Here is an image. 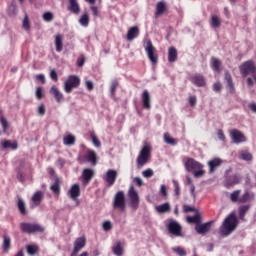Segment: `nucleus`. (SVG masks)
Returning <instances> with one entry per match:
<instances>
[{
    "instance_id": "nucleus-1",
    "label": "nucleus",
    "mask_w": 256,
    "mask_h": 256,
    "mask_svg": "<svg viewBox=\"0 0 256 256\" xmlns=\"http://www.w3.org/2000/svg\"><path fill=\"white\" fill-rule=\"evenodd\" d=\"M237 225V216H235V214L228 215L219 227V235H221V237H229V235L237 229Z\"/></svg>"
},
{
    "instance_id": "nucleus-2",
    "label": "nucleus",
    "mask_w": 256,
    "mask_h": 256,
    "mask_svg": "<svg viewBox=\"0 0 256 256\" xmlns=\"http://www.w3.org/2000/svg\"><path fill=\"white\" fill-rule=\"evenodd\" d=\"M184 167L186 171H194V177L196 179H199V177H203L205 175V170H203V164L193 158H187Z\"/></svg>"
},
{
    "instance_id": "nucleus-3",
    "label": "nucleus",
    "mask_w": 256,
    "mask_h": 256,
    "mask_svg": "<svg viewBox=\"0 0 256 256\" xmlns=\"http://www.w3.org/2000/svg\"><path fill=\"white\" fill-rule=\"evenodd\" d=\"M144 49L149 61H151L153 65H156V63L159 62V58L157 57V50L155 49V46H153V42L149 39L145 40Z\"/></svg>"
},
{
    "instance_id": "nucleus-4",
    "label": "nucleus",
    "mask_w": 256,
    "mask_h": 256,
    "mask_svg": "<svg viewBox=\"0 0 256 256\" xmlns=\"http://www.w3.org/2000/svg\"><path fill=\"white\" fill-rule=\"evenodd\" d=\"M149 157H151V147H149V145H145L137 157V168L141 169L144 165H146V163L149 161Z\"/></svg>"
},
{
    "instance_id": "nucleus-5",
    "label": "nucleus",
    "mask_w": 256,
    "mask_h": 256,
    "mask_svg": "<svg viewBox=\"0 0 256 256\" xmlns=\"http://www.w3.org/2000/svg\"><path fill=\"white\" fill-rule=\"evenodd\" d=\"M112 205L114 209H119V211L122 213L125 212L127 209V203L125 202V192L118 191L114 196Z\"/></svg>"
},
{
    "instance_id": "nucleus-6",
    "label": "nucleus",
    "mask_w": 256,
    "mask_h": 256,
    "mask_svg": "<svg viewBox=\"0 0 256 256\" xmlns=\"http://www.w3.org/2000/svg\"><path fill=\"white\" fill-rule=\"evenodd\" d=\"M240 73L242 76L247 77L251 73L256 83V66L253 61H246L240 66Z\"/></svg>"
},
{
    "instance_id": "nucleus-7",
    "label": "nucleus",
    "mask_w": 256,
    "mask_h": 256,
    "mask_svg": "<svg viewBox=\"0 0 256 256\" xmlns=\"http://www.w3.org/2000/svg\"><path fill=\"white\" fill-rule=\"evenodd\" d=\"M81 85V78L79 76L70 75L64 82V91L65 93H71L73 89Z\"/></svg>"
},
{
    "instance_id": "nucleus-8",
    "label": "nucleus",
    "mask_w": 256,
    "mask_h": 256,
    "mask_svg": "<svg viewBox=\"0 0 256 256\" xmlns=\"http://www.w3.org/2000/svg\"><path fill=\"white\" fill-rule=\"evenodd\" d=\"M20 229L23 231V233H28V235H31L33 233H43L44 229L41 225L35 224V223H21Z\"/></svg>"
},
{
    "instance_id": "nucleus-9",
    "label": "nucleus",
    "mask_w": 256,
    "mask_h": 256,
    "mask_svg": "<svg viewBox=\"0 0 256 256\" xmlns=\"http://www.w3.org/2000/svg\"><path fill=\"white\" fill-rule=\"evenodd\" d=\"M128 197L130 199V207L134 211H137V209H139L140 199L139 193L137 192V190H135V187L133 185L129 187Z\"/></svg>"
},
{
    "instance_id": "nucleus-10",
    "label": "nucleus",
    "mask_w": 256,
    "mask_h": 256,
    "mask_svg": "<svg viewBox=\"0 0 256 256\" xmlns=\"http://www.w3.org/2000/svg\"><path fill=\"white\" fill-rule=\"evenodd\" d=\"M119 176V173L117 170L114 169H108L106 173L103 175L102 179L109 185V187H113L115 185V181H117V177Z\"/></svg>"
},
{
    "instance_id": "nucleus-11",
    "label": "nucleus",
    "mask_w": 256,
    "mask_h": 256,
    "mask_svg": "<svg viewBox=\"0 0 256 256\" xmlns=\"http://www.w3.org/2000/svg\"><path fill=\"white\" fill-rule=\"evenodd\" d=\"M230 137L236 145H239L240 143H245L247 141V137H245V134L243 132L239 131L238 129H232L230 131Z\"/></svg>"
},
{
    "instance_id": "nucleus-12",
    "label": "nucleus",
    "mask_w": 256,
    "mask_h": 256,
    "mask_svg": "<svg viewBox=\"0 0 256 256\" xmlns=\"http://www.w3.org/2000/svg\"><path fill=\"white\" fill-rule=\"evenodd\" d=\"M239 183H241V175L233 174L225 178L224 187H226V189H230V187H234V185H239Z\"/></svg>"
},
{
    "instance_id": "nucleus-13",
    "label": "nucleus",
    "mask_w": 256,
    "mask_h": 256,
    "mask_svg": "<svg viewBox=\"0 0 256 256\" xmlns=\"http://www.w3.org/2000/svg\"><path fill=\"white\" fill-rule=\"evenodd\" d=\"M169 233L175 237H181V224L175 220H171L167 226Z\"/></svg>"
},
{
    "instance_id": "nucleus-14",
    "label": "nucleus",
    "mask_w": 256,
    "mask_h": 256,
    "mask_svg": "<svg viewBox=\"0 0 256 256\" xmlns=\"http://www.w3.org/2000/svg\"><path fill=\"white\" fill-rule=\"evenodd\" d=\"M211 224L212 222H206V223H199L195 225V231L198 233V235H207L209 231H211Z\"/></svg>"
},
{
    "instance_id": "nucleus-15",
    "label": "nucleus",
    "mask_w": 256,
    "mask_h": 256,
    "mask_svg": "<svg viewBox=\"0 0 256 256\" xmlns=\"http://www.w3.org/2000/svg\"><path fill=\"white\" fill-rule=\"evenodd\" d=\"M86 244H87V239H85V237L77 238L74 241V249L71 256L77 255V253H79V251H81V249H83V247H85Z\"/></svg>"
},
{
    "instance_id": "nucleus-16",
    "label": "nucleus",
    "mask_w": 256,
    "mask_h": 256,
    "mask_svg": "<svg viewBox=\"0 0 256 256\" xmlns=\"http://www.w3.org/2000/svg\"><path fill=\"white\" fill-rule=\"evenodd\" d=\"M67 195L69 199H72V201H77L81 195V188L79 187V184L72 185Z\"/></svg>"
},
{
    "instance_id": "nucleus-17",
    "label": "nucleus",
    "mask_w": 256,
    "mask_h": 256,
    "mask_svg": "<svg viewBox=\"0 0 256 256\" xmlns=\"http://www.w3.org/2000/svg\"><path fill=\"white\" fill-rule=\"evenodd\" d=\"M84 159L95 167L99 161V156H97V152L94 150H88L87 154L84 156Z\"/></svg>"
},
{
    "instance_id": "nucleus-18",
    "label": "nucleus",
    "mask_w": 256,
    "mask_h": 256,
    "mask_svg": "<svg viewBox=\"0 0 256 256\" xmlns=\"http://www.w3.org/2000/svg\"><path fill=\"white\" fill-rule=\"evenodd\" d=\"M32 203L30 204V209H35V207H39L41 205V201H43V192L37 191L32 196Z\"/></svg>"
},
{
    "instance_id": "nucleus-19",
    "label": "nucleus",
    "mask_w": 256,
    "mask_h": 256,
    "mask_svg": "<svg viewBox=\"0 0 256 256\" xmlns=\"http://www.w3.org/2000/svg\"><path fill=\"white\" fill-rule=\"evenodd\" d=\"M95 177V170L91 168H86L82 172V178H83V184L87 185L88 183L91 182V179Z\"/></svg>"
},
{
    "instance_id": "nucleus-20",
    "label": "nucleus",
    "mask_w": 256,
    "mask_h": 256,
    "mask_svg": "<svg viewBox=\"0 0 256 256\" xmlns=\"http://www.w3.org/2000/svg\"><path fill=\"white\" fill-rule=\"evenodd\" d=\"M142 99V105L144 109H151V94L149 93V90H144L141 96Z\"/></svg>"
},
{
    "instance_id": "nucleus-21",
    "label": "nucleus",
    "mask_w": 256,
    "mask_h": 256,
    "mask_svg": "<svg viewBox=\"0 0 256 256\" xmlns=\"http://www.w3.org/2000/svg\"><path fill=\"white\" fill-rule=\"evenodd\" d=\"M223 164V160L221 158H213L212 160L208 161L209 173H215V170L218 167H221Z\"/></svg>"
},
{
    "instance_id": "nucleus-22",
    "label": "nucleus",
    "mask_w": 256,
    "mask_h": 256,
    "mask_svg": "<svg viewBox=\"0 0 256 256\" xmlns=\"http://www.w3.org/2000/svg\"><path fill=\"white\" fill-rule=\"evenodd\" d=\"M50 93L51 95H53L54 99H56L57 103H61V101H63V93H61V91H59V88L56 86H52L50 89Z\"/></svg>"
},
{
    "instance_id": "nucleus-23",
    "label": "nucleus",
    "mask_w": 256,
    "mask_h": 256,
    "mask_svg": "<svg viewBox=\"0 0 256 256\" xmlns=\"http://www.w3.org/2000/svg\"><path fill=\"white\" fill-rule=\"evenodd\" d=\"M137 37H139V27L133 26L128 30L127 41H133V39H137Z\"/></svg>"
},
{
    "instance_id": "nucleus-24",
    "label": "nucleus",
    "mask_w": 256,
    "mask_h": 256,
    "mask_svg": "<svg viewBox=\"0 0 256 256\" xmlns=\"http://www.w3.org/2000/svg\"><path fill=\"white\" fill-rule=\"evenodd\" d=\"M112 251L116 256H123V253H125L123 243H121V241L116 242V244L112 247Z\"/></svg>"
},
{
    "instance_id": "nucleus-25",
    "label": "nucleus",
    "mask_w": 256,
    "mask_h": 256,
    "mask_svg": "<svg viewBox=\"0 0 256 256\" xmlns=\"http://www.w3.org/2000/svg\"><path fill=\"white\" fill-rule=\"evenodd\" d=\"M192 83L196 85V87H204L205 86V78L203 75L196 74L192 78Z\"/></svg>"
},
{
    "instance_id": "nucleus-26",
    "label": "nucleus",
    "mask_w": 256,
    "mask_h": 256,
    "mask_svg": "<svg viewBox=\"0 0 256 256\" xmlns=\"http://www.w3.org/2000/svg\"><path fill=\"white\" fill-rule=\"evenodd\" d=\"M69 11H71V13H74V15H79L81 8L79 7V3H77V0H69Z\"/></svg>"
},
{
    "instance_id": "nucleus-27",
    "label": "nucleus",
    "mask_w": 256,
    "mask_h": 256,
    "mask_svg": "<svg viewBox=\"0 0 256 256\" xmlns=\"http://www.w3.org/2000/svg\"><path fill=\"white\" fill-rule=\"evenodd\" d=\"M55 47L57 53H61L63 51V36L60 34L55 36Z\"/></svg>"
},
{
    "instance_id": "nucleus-28",
    "label": "nucleus",
    "mask_w": 256,
    "mask_h": 256,
    "mask_svg": "<svg viewBox=\"0 0 256 256\" xmlns=\"http://www.w3.org/2000/svg\"><path fill=\"white\" fill-rule=\"evenodd\" d=\"M3 244L2 249L4 253H9V249H11V238L7 235H3Z\"/></svg>"
},
{
    "instance_id": "nucleus-29",
    "label": "nucleus",
    "mask_w": 256,
    "mask_h": 256,
    "mask_svg": "<svg viewBox=\"0 0 256 256\" xmlns=\"http://www.w3.org/2000/svg\"><path fill=\"white\" fill-rule=\"evenodd\" d=\"M168 61L169 63H175L177 61V49L175 47L168 49Z\"/></svg>"
},
{
    "instance_id": "nucleus-30",
    "label": "nucleus",
    "mask_w": 256,
    "mask_h": 256,
    "mask_svg": "<svg viewBox=\"0 0 256 256\" xmlns=\"http://www.w3.org/2000/svg\"><path fill=\"white\" fill-rule=\"evenodd\" d=\"M210 25L212 29H219V27H221V18L217 15H212Z\"/></svg>"
},
{
    "instance_id": "nucleus-31",
    "label": "nucleus",
    "mask_w": 256,
    "mask_h": 256,
    "mask_svg": "<svg viewBox=\"0 0 256 256\" xmlns=\"http://www.w3.org/2000/svg\"><path fill=\"white\" fill-rule=\"evenodd\" d=\"M155 210L157 211V213H169V211H171V205L166 202L162 205L156 206Z\"/></svg>"
},
{
    "instance_id": "nucleus-32",
    "label": "nucleus",
    "mask_w": 256,
    "mask_h": 256,
    "mask_svg": "<svg viewBox=\"0 0 256 256\" xmlns=\"http://www.w3.org/2000/svg\"><path fill=\"white\" fill-rule=\"evenodd\" d=\"M17 207L21 215H27V207L25 206V200H23V198L18 197Z\"/></svg>"
},
{
    "instance_id": "nucleus-33",
    "label": "nucleus",
    "mask_w": 256,
    "mask_h": 256,
    "mask_svg": "<svg viewBox=\"0 0 256 256\" xmlns=\"http://www.w3.org/2000/svg\"><path fill=\"white\" fill-rule=\"evenodd\" d=\"M17 147V142H11V140L2 142V149H12V151H16Z\"/></svg>"
},
{
    "instance_id": "nucleus-34",
    "label": "nucleus",
    "mask_w": 256,
    "mask_h": 256,
    "mask_svg": "<svg viewBox=\"0 0 256 256\" xmlns=\"http://www.w3.org/2000/svg\"><path fill=\"white\" fill-rule=\"evenodd\" d=\"M225 81L227 82L230 93H233L235 91V87L233 86V78L229 72H225Z\"/></svg>"
},
{
    "instance_id": "nucleus-35",
    "label": "nucleus",
    "mask_w": 256,
    "mask_h": 256,
    "mask_svg": "<svg viewBox=\"0 0 256 256\" xmlns=\"http://www.w3.org/2000/svg\"><path fill=\"white\" fill-rule=\"evenodd\" d=\"M50 189L53 191V193L59 195V193H61V181L57 178L55 182L50 186Z\"/></svg>"
},
{
    "instance_id": "nucleus-36",
    "label": "nucleus",
    "mask_w": 256,
    "mask_h": 256,
    "mask_svg": "<svg viewBox=\"0 0 256 256\" xmlns=\"http://www.w3.org/2000/svg\"><path fill=\"white\" fill-rule=\"evenodd\" d=\"M186 185H189L191 196L195 199L197 197L195 194V184H193V179L189 176L186 177Z\"/></svg>"
},
{
    "instance_id": "nucleus-37",
    "label": "nucleus",
    "mask_w": 256,
    "mask_h": 256,
    "mask_svg": "<svg viewBox=\"0 0 256 256\" xmlns=\"http://www.w3.org/2000/svg\"><path fill=\"white\" fill-rule=\"evenodd\" d=\"M166 9L167 6L165 5V2H158L156 5V15H163Z\"/></svg>"
},
{
    "instance_id": "nucleus-38",
    "label": "nucleus",
    "mask_w": 256,
    "mask_h": 256,
    "mask_svg": "<svg viewBox=\"0 0 256 256\" xmlns=\"http://www.w3.org/2000/svg\"><path fill=\"white\" fill-rule=\"evenodd\" d=\"M187 222L199 225L201 223V215H199V213H196L194 216H188Z\"/></svg>"
},
{
    "instance_id": "nucleus-39",
    "label": "nucleus",
    "mask_w": 256,
    "mask_h": 256,
    "mask_svg": "<svg viewBox=\"0 0 256 256\" xmlns=\"http://www.w3.org/2000/svg\"><path fill=\"white\" fill-rule=\"evenodd\" d=\"M164 142L167 144V145H177V139L171 137V135H169V133H165L164 134Z\"/></svg>"
},
{
    "instance_id": "nucleus-40",
    "label": "nucleus",
    "mask_w": 256,
    "mask_h": 256,
    "mask_svg": "<svg viewBox=\"0 0 256 256\" xmlns=\"http://www.w3.org/2000/svg\"><path fill=\"white\" fill-rule=\"evenodd\" d=\"M0 124L3 129V133H7V131H9V121H7V118L3 115L0 116Z\"/></svg>"
},
{
    "instance_id": "nucleus-41",
    "label": "nucleus",
    "mask_w": 256,
    "mask_h": 256,
    "mask_svg": "<svg viewBox=\"0 0 256 256\" xmlns=\"http://www.w3.org/2000/svg\"><path fill=\"white\" fill-rule=\"evenodd\" d=\"M241 195V190H235L230 194V200L232 201V203H239V200L241 198H239V196Z\"/></svg>"
},
{
    "instance_id": "nucleus-42",
    "label": "nucleus",
    "mask_w": 256,
    "mask_h": 256,
    "mask_svg": "<svg viewBox=\"0 0 256 256\" xmlns=\"http://www.w3.org/2000/svg\"><path fill=\"white\" fill-rule=\"evenodd\" d=\"M64 145H75V136L68 135L63 138Z\"/></svg>"
},
{
    "instance_id": "nucleus-43",
    "label": "nucleus",
    "mask_w": 256,
    "mask_h": 256,
    "mask_svg": "<svg viewBox=\"0 0 256 256\" xmlns=\"http://www.w3.org/2000/svg\"><path fill=\"white\" fill-rule=\"evenodd\" d=\"M211 63H212V69H214V71H219V68L221 67V60L213 57L211 58Z\"/></svg>"
},
{
    "instance_id": "nucleus-44",
    "label": "nucleus",
    "mask_w": 256,
    "mask_h": 256,
    "mask_svg": "<svg viewBox=\"0 0 256 256\" xmlns=\"http://www.w3.org/2000/svg\"><path fill=\"white\" fill-rule=\"evenodd\" d=\"M247 211H249V205H244L239 208V217L240 219H245V215L247 214Z\"/></svg>"
},
{
    "instance_id": "nucleus-45",
    "label": "nucleus",
    "mask_w": 256,
    "mask_h": 256,
    "mask_svg": "<svg viewBox=\"0 0 256 256\" xmlns=\"http://www.w3.org/2000/svg\"><path fill=\"white\" fill-rule=\"evenodd\" d=\"M79 23L80 25H82V27H87L89 25V15L88 14L82 15L81 18L79 19Z\"/></svg>"
},
{
    "instance_id": "nucleus-46",
    "label": "nucleus",
    "mask_w": 256,
    "mask_h": 256,
    "mask_svg": "<svg viewBox=\"0 0 256 256\" xmlns=\"http://www.w3.org/2000/svg\"><path fill=\"white\" fill-rule=\"evenodd\" d=\"M22 29H24V31H29V29H31V24L29 23V17L27 15H25L23 19Z\"/></svg>"
},
{
    "instance_id": "nucleus-47",
    "label": "nucleus",
    "mask_w": 256,
    "mask_h": 256,
    "mask_svg": "<svg viewBox=\"0 0 256 256\" xmlns=\"http://www.w3.org/2000/svg\"><path fill=\"white\" fill-rule=\"evenodd\" d=\"M172 251L174 253H176V255H179V256H186L187 255V252L185 251V249L182 248V247H179V246L172 248Z\"/></svg>"
},
{
    "instance_id": "nucleus-48",
    "label": "nucleus",
    "mask_w": 256,
    "mask_h": 256,
    "mask_svg": "<svg viewBox=\"0 0 256 256\" xmlns=\"http://www.w3.org/2000/svg\"><path fill=\"white\" fill-rule=\"evenodd\" d=\"M90 137L94 147H101V141H99V138H97L94 132H91Z\"/></svg>"
},
{
    "instance_id": "nucleus-49",
    "label": "nucleus",
    "mask_w": 256,
    "mask_h": 256,
    "mask_svg": "<svg viewBox=\"0 0 256 256\" xmlns=\"http://www.w3.org/2000/svg\"><path fill=\"white\" fill-rule=\"evenodd\" d=\"M39 251V247L37 245H28L27 246V253L28 255H35Z\"/></svg>"
},
{
    "instance_id": "nucleus-50",
    "label": "nucleus",
    "mask_w": 256,
    "mask_h": 256,
    "mask_svg": "<svg viewBox=\"0 0 256 256\" xmlns=\"http://www.w3.org/2000/svg\"><path fill=\"white\" fill-rule=\"evenodd\" d=\"M251 199V194L249 193V191H246L239 200V203H247V201H249Z\"/></svg>"
},
{
    "instance_id": "nucleus-51",
    "label": "nucleus",
    "mask_w": 256,
    "mask_h": 256,
    "mask_svg": "<svg viewBox=\"0 0 256 256\" xmlns=\"http://www.w3.org/2000/svg\"><path fill=\"white\" fill-rule=\"evenodd\" d=\"M17 4L12 3L9 7H8V14L9 15H17Z\"/></svg>"
},
{
    "instance_id": "nucleus-52",
    "label": "nucleus",
    "mask_w": 256,
    "mask_h": 256,
    "mask_svg": "<svg viewBox=\"0 0 256 256\" xmlns=\"http://www.w3.org/2000/svg\"><path fill=\"white\" fill-rule=\"evenodd\" d=\"M142 175H143V177H145V179H151V177H153V175H154L153 169L148 168V169L144 170L142 172Z\"/></svg>"
},
{
    "instance_id": "nucleus-53",
    "label": "nucleus",
    "mask_w": 256,
    "mask_h": 256,
    "mask_svg": "<svg viewBox=\"0 0 256 256\" xmlns=\"http://www.w3.org/2000/svg\"><path fill=\"white\" fill-rule=\"evenodd\" d=\"M173 185H174V193L177 197L181 195V188L179 187V182L177 180H173Z\"/></svg>"
},
{
    "instance_id": "nucleus-54",
    "label": "nucleus",
    "mask_w": 256,
    "mask_h": 256,
    "mask_svg": "<svg viewBox=\"0 0 256 256\" xmlns=\"http://www.w3.org/2000/svg\"><path fill=\"white\" fill-rule=\"evenodd\" d=\"M43 19H44V21H46V23H51V21H53V13L45 12L43 14Z\"/></svg>"
},
{
    "instance_id": "nucleus-55",
    "label": "nucleus",
    "mask_w": 256,
    "mask_h": 256,
    "mask_svg": "<svg viewBox=\"0 0 256 256\" xmlns=\"http://www.w3.org/2000/svg\"><path fill=\"white\" fill-rule=\"evenodd\" d=\"M35 97L38 101H41V98L43 97V88L41 87L36 88Z\"/></svg>"
},
{
    "instance_id": "nucleus-56",
    "label": "nucleus",
    "mask_w": 256,
    "mask_h": 256,
    "mask_svg": "<svg viewBox=\"0 0 256 256\" xmlns=\"http://www.w3.org/2000/svg\"><path fill=\"white\" fill-rule=\"evenodd\" d=\"M241 159H243V161H251V159H253V156L249 152H242Z\"/></svg>"
},
{
    "instance_id": "nucleus-57",
    "label": "nucleus",
    "mask_w": 256,
    "mask_h": 256,
    "mask_svg": "<svg viewBox=\"0 0 256 256\" xmlns=\"http://www.w3.org/2000/svg\"><path fill=\"white\" fill-rule=\"evenodd\" d=\"M188 102L190 107H195V105H197V96H190Z\"/></svg>"
},
{
    "instance_id": "nucleus-58",
    "label": "nucleus",
    "mask_w": 256,
    "mask_h": 256,
    "mask_svg": "<svg viewBox=\"0 0 256 256\" xmlns=\"http://www.w3.org/2000/svg\"><path fill=\"white\" fill-rule=\"evenodd\" d=\"M133 183L137 185V187H143V179H141V177H134Z\"/></svg>"
},
{
    "instance_id": "nucleus-59",
    "label": "nucleus",
    "mask_w": 256,
    "mask_h": 256,
    "mask_svg": "<svg viewBox=\"0 0 256 256\" xmlns=\"http://www.w3.org/2000/svg\"><path fill=\"white\" fill-rule=\"evenodd\" d=\"M118 85H119V83L117 81H115V80L112 81L111 86H110V91H111L112 95H115V91H116Z\"/></svg>"
},
{
    "instance_id": "nucleus-60",
    "label": "nucleus",
    "mask_w": 256,
    "mask_h": 256,
    "mask_svg": "<svg viewBox=\"0 0 256 256\" xmlns=\"http://www.w3.org/2000/svg\"><path fill=\"white\" fill-rule=\"evenodd\" d=\"M38 115H40V117H43V115H45V105L41 104L38 106V110H37Z\"/></svg>"
},
{
    "instance_id": "nucleus-61",
    "label": "nucleus",
    "mask_w": 256,
    "mask_h": 256,
    "mask_svg": "<svg viewBox=\"0 0 256 256\" xmlns=\"http://www.w3.org/2000/svg\"><path fill=\"white\" fill-rule=\"evenodd\" d=\"M112 227L113 226L111 225V221H105L103 223V230L104 231H111Z\"/></svg>"
},
{
    "instance_id": "nucleus-62",
    "label": "nucleus",
    "mask_w": 256,
    "mask_h": 256,
    "mask_svg": "<svg viewBox=\"0 0 256 256\" xmlns=\"http://www.w3.org/2000/svg\"><path fill=\"white\" fill-rule=\"evenodd\" d=\"M160 193L162 197H167V186L165 184L160 186Z\"/></svg>"
},
{
    "instance_id": "nucleus-63",
    "label": "nucleus",
    "mask_w": 256,
    "mask_h": 256,
    "mask_svg": "<svg viewBox=\"0 0 256 256\" xmlns=\"http://www.w3.org/2000/svg\"><path fill=\"white\" fill-rule=\"evenodd\" d=\"M217 135H218V139H219L220 141H225V133L223 132V130L219 129V130L217 131Z\"/></svg>"
},
{
    "instance_id": "nucleus-64",
    "label": "nucleus",
    "mask_w": 256,
    "mask_h": 256,
    "mask_svg": "<svg viewBox=\"0 0 256 256\" xmlns=\"http://www.w3.org/2000/svg\"><path fill=\"white\" fill-rule=\"evenodd\" d=\"M77 65L78 67H83L85 65V56H81L80 58H78Z\"/></svg>"
}]
</instances>
